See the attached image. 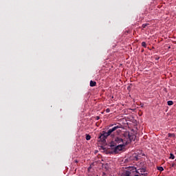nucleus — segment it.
Returning <instances> with one entry per match:
<instances>
[{
    "instance_id": "obj_16",
    "label": "nucleus",
    "mask_w": 176,
    "mask_h": 176,
    "mask_svg": "<svg viewBox=\"0 0 176 176\" xmlns=\"http://www.w3.org/2000/svg\"><path fill=\"white\" fill-rule=\"evenodd\" d=\"M168 136H169V137H171V134H170V133H169V134H168Z\"/></svg>"
},
{
    "instance_id": "obj_14",
    "label": "nucleus",
    "mask_w": 176,
    "mask_h": 176,
    "mask_svg": "<svg viewBox=\"0 0 176 176\" xmlns=\"http://www.w3.org/2000/svg\"><path fill=\"white\" fill-rule=\"evenodd\" d=\"M148 25H149V24H148V23H144V24L142 25V27H143V28H145L147 27Z\"/></svg>"
},
{
    "instance_id": "obj_1",
    "label": "nucleus",
    "mask_w": 176,
    "mask_h": 176,
    "mask_svg": "<svg viewBox=\"0 0 176 176\" xmlns=\"http://www.w3.org/2000/svg\"><path fill=\"white\" fill-rule=\"evenodd\" d=\"M131 139L129 134L125 133L123 138L117 137L115 138L114 141L111 142V146H115V145H127L130 144Z\"/></svg>"
},
{
    "instance_id": "obj_3",
    "label": "nucleus",
    "mask_w": 176,
    "mask_h": 176,
    "mask_svg": "<svg viewBox=\"0 0 176 176\" xmlns=\"http://www.w3.org/2000/svg\"><path fill=\"white\" fill-rule=\"evenodd\" d=\"M115 146L114 152L115 153H118L120 152V151H122V149H123V148H124V146H126V144H117L115 145Z\"/></svg>"
},
{
    "instance_id": "obj_6",
    "label": "nucleus",
    "mask_w": 176,
    "mask_h": 176,
    "mask_svg": "<svg viewBox=\"0 0 176 176\" xmlns=\"http://www.w3.org/2000/svg\"><path fill=\"white\" fill-rule=\"evenodd\" d=\"M135 173H138V175H140V174H145V168L139 169L138 170H136V172H135Z\"/></svg>"
},
{
    "instance_id": "obj_10",
    "label": "nucleus",
    "mask_w": 176,
    "mask_h": 176,
    "mask_svg": "<svg viewBox=\"0 0 176 176\" xmlns=\"http://www.w3.org/2000/svg\"><path fill=\"white\" fill-rule=\"evenodd\" d=\"M157 170H158L159 171H163V170H164V168H163V167H162V166H158V167H157Z\"/></svg>"
},
{
    "instance_id": "obj_4",
    "label": "nucleus",
    "mask_w": 176,
    "mask_h": 176,
    "mask_svg": "<svg viewBox=\"0 0 176 176\" xmlns=\"http://www.w3.org/2000/svg\"><path fill=\"white\" fill-rule=\"evenodd\" d=\"M118 129H120V125H117V126L109 129V131L107 132H105V135H109L110 134H112V133H113V131H116V130H118Z\"/></svg>"
},
{
    "instance_id": "obj_15",
    "label": "nucleus",
    "mask_w": 176,
    "mask_h": 176,
    "mask_svg": "<svg viewBox=\"0 0 176 176\" xmlns=\"http://www.w3.org/2000/svg\"><path fill=\"white\" fill-rule=\"evenodd\" d=\"M106 112L107 113H109V112H111V110L109 109H107Z\"/></svg>"
},
{
    "instance_id": "obj_12",
    "label": "nucleus",
    "mask_w": 176,
    "mask_h": 176,
    "mask_svg": "<svg viewBox=\"0 0 176 176\" xmlns=\"http://www.w3.org/2000/svg\"><path fill=\"white\" fill-rule=\"evenodd\" d=\"M141 175L145 176L146 175V173H139V175H135V176H141Z\"/></svg>"
},
{
    "instance_id": "obj_11",
    "label": "nucleus",
    "mask_w": 176,
    "mask_h": 176,
    "mask_svg": "<svg viewBox=\"0 0 176 176\" xmlns=\"http://www.w3.org/2000/svg\"><path fill=\"white\" fill-rule=\"evenodd\" d=\"M91 138V136H90L89 135H87L86 136L87 141H89Z\"/></svg>"
},
{
    "instance_id": "obj_8",
    "label": "nucleus",
    "mask_w": 176,
    "mask_h": 176,
    "mask_svg": "<svg viewBox=\"0 0 176 176\" xmlns=\"http://www.w3.org/2000/svg\"><path fill=\"white\" fill-rule=\"evenodd\" d=\"M167 104H168V105H173V104H174V102H173V100H168L167 102Z\"/></svg>"
},
{
    "instance_id": "obj_17",
    "label": "nucleus",
    "mask_w": 176,
    "mask_h": 176,
    "mask_svg": "<svg viewBox=\"0 0 176 176\" xmlns=\"http://www.w3.org/2000/svg\"><path fill=\"white\" fill-rule=\"evenodd\" d=\"M172 167H174V164H172Z\"/></svg>"
},
{
    "instance_id": "obj_2",
    "label": "nucleus",
    "mask_w": 176,
    "mask_h": 176,
    "mask_svg": "<svg viewBox=\"0 0 176 176\" xmlns=\"http://www.w3.org/2000/svg\"><path fill=\"white\" fill-rule=\"evenodd\" d=\"M137 173V168L134 166H131L129 168V170H127L124 176H131V174H135Z\"/></svg>"
},
{
    "instance_id": "obj_7",
    "label": "nucleus",
    "mask_w": 176,
    "mask_h": 176,
    "mask_svg": "<svg viewBox=\"0 0 176 176\" xmlns=\"http://www.w3.org/2000/svg\"><path fill=\"white\" fill-rule=\"evenodd\" d=\"M96 85H97V82H96V81H93V80L90 81L91 87H94V86H96Z\"/></svg>"
},
{
    "instance_id": "obj_9",
    "label": "nucleus",
    "mask_w": 176,
    "mask_h": 176,
    "mask_svg": "<svg viewBox=\"0 0 176 176\" xmlns=\"http://www.w3.org/2000/svg\"><path fill=\"white\" fill-rule=\"evenodd\" d=\"M169 158L174 160V159H175V156H174V154L170 153V157H169Z\"/></svg>"
},
{
    "instance_id": "obj_5",
    "label": "nucleus",
    "mask_w": 176,
    "mask_h": 176,
    "mask_svg": "<svg viewBox=\"0 0 176 176\" xmlns=\"http://www.w3.org/2000/svg\"><path fill=\"white\" fill-rule=\"evenodd\" d=\"M109 135H105V133H104V134H102L99 136L100 138V141H101V142H104L105 140L107 139V137H109Z\"/></svg>"
},
{
    "instance_id": "obj_13",
    "label": "nucleus",
    "mask_w": 176,
    "mask_h": 176,
    "mask_svg": "<svg viewBox=\"0 0 176 176\" xmlns=\"http://www.w3.org/2000/svg\"><path fill=\"white\" fill-rule=\"evenodd\" d=\"M142 46H143V47H146V43L142 42Z\"/></svg>"
}]
</instances>
